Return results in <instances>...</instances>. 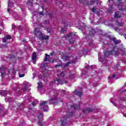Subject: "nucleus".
<instances>
[{
	"label": "nucleus",
	"mask_w": 126,
	"mask_h": 126,
	"mask_svg": "<svg viewBox=\"0 0 126 126\" xmlns=\"http://www.w3.org/2000/svg\"><path fill=\"white\" fill-rule=\"evenodd\" d=\"M96 8H93L92 11H93V12H96Z\"/></svg>",
	"instance_id": "36"
},
{
	"label": "nucleus",
	"mask_w": 126,
	"mask_h": 126,
	"mask_svg": "<svg viewBox=\"0 0 126 126\" xmlns=\"http://www.w3.org/2000/svg\"><path fill=\"white\" fill-rule=\"evenodd\" d=\"M113 41H114L115 44H119V43H121V40H118L117 39V38H114L113 39Z\"/></svg>",
	"instance_id": "22"
},
{
	"label": "nucleus",
	"mask_w": 126,
	"mask_h": 126,
	"mask_svg": "<svg viewBox=\"0 0 126 126\" xmlns=\"http://www.w3.org/2000/svg\"><path fill=\"white\" fill-rule=\"evenodd\" d=\"M79 108V106L76 104H73L71 105L70 110L71 111H76L77 109Z\"/></svg>",
	"instance_id": "10"
},
{
	"label": "nucleus",
	"mask_w": 126,
	"mask_h": 126,
	"mask_svg": "<svg viewBox=\"0 0 126 126\" xmlns=\"http://www.w3.org/2000/svg\"><path fill=\"white\" fill-rule=\"evenodd\" d=\"M125 38H126V36H125Z\"/></svg>",
	"instance_id": "53"
},
{
	"label": "nucleus",
	"mask_w": 126,
	"mask_h": 126,
	"mask_svg": "<svg viewBox=\"0 0 126 126\" xmlns=\"http://www.w3.org/2000/svg\"><path fill=\"white\" fill-rule=\"evenodd\" d=\"M98 61L99 62H101V63H104V61H103V58H102V57L101 56V53H98Z\"/></svg>",
	"instance_id": "18"
},
{
	"label": "nucleus",
	"mask_w": 126,
	"mask_h": 126,
	"mask_svg": "<svg viewBox=\"0 0 126 126\" xmlns=\"http://www.w3.org/2000/svg\"><path fill=\"white\" fill-rule=\"evenodd\" d=\"M47 101H44L40 104V109H41V110H43L44 112H48L49 107L47 105Z\"/></svg>",
	"instance_id": "4"
},
{
	"label": "nucleus",
	"mask_w": 126,
	"mask_h": 126,
	"mask_svg": "<svg viewBox=\"0 0 126 126\" xmlns=\"http://www.w3.org/2000/svg\"><path fill=\"white\" fill-rule=\"evenodd\" d=\"M110 3H112V8H117L121 11H126V7L124 6L123 0H109Z\"/></svg>",
	"instance_id": "1"
},
{
	"label": "nucleus",
	"mask_w": 126,
	"mask_h": 126,
	"mask_svg": "<svg viewBox=\"0 0 126 126\" xmlns=\"http://www.w3.org/2000/svg\"><path fill=\"white\" fill-rule=\"evenodd\" d=\"M56 100H57V97H56L54 98H52V99H50V103H52L53 104H55V101H56Z\"/></svg>",
	"instance_id": "24"
},
{
	"label": "nucleus",
	"mask_w": 126,
	"mask_h": 126,
	"mask_svg": "<svg viewBox=\"0 0 126 126\" xmlns=\"http://www.w3.org/2000/svg\"><path fill=\"white\" fill-rule=\"evenodd\" d=\"M36 58H37V55L36 54V52H33L32 60L34 61V60H36Z\"/></svg>",
	"instance_id": "20"
},
{
	"label": "nucleus",
	"mask_w": 126,
	"mask_h": 126,
	"mask_svg": "<svg viewBox=\"0 0 126 126\" xmlns=\"http://www.w3.org/2000/svg\"><path fill=\"white\" fill-rule=\"evenodd\" d=\"M36 104H38V102H33L32 103V105L33 106V107H34L35 106H36Z\"/></svg>",
	"instance_id": "31"
},
{
	"label": "nucleus",
	"mask_w": 126,
	"mask_h": 126,
	"mask_svg": "<svg viewBox=\"0 0 126 126\" xmlns=\"http://www.w3.org/2000/svg\"><path fill=\"white\" fill-rule=\"evenodd\" d=\"M70 63H71V62H68L67 63H64L63 65V68H66L67 67H68V66H69V64H70Z\"/></svg>",
	"instance_id": "17"
},
{
	"label": "nucleus",
	"mask_w": 126,
	"mask_h": 126,
	"mask_svg": "<svg viewBox=\"0 0 126 126\" xmlns=\"http://www.w3.org/2000/svg\"><path fill=\"white\" fill-rule=\"evenodd\" d=\"M44 24H49V20H46L44 21Z\"/></svg>",
	"instance_id": "37"
},
{
	"label": "nucleus",
	"mask_w": 126,
	"mask_h": 126,
	"mask_svg": "<svg viewBox=\"0 0 126 126\" xmlns=\"http://www.w3.org/2000/svg\"><path fill=\"white\" fill-rule=\"evenodd\" d=\"M7 11H9V9H7Z\"/></svg>",
	"instance_id": "47"
},
{
	"label": "nucleus",
	"mask_w": 126,
	"mask_h": 126,
	"mask_svg": "<svg viewBox=\"0 0 126 126\" xmlns=\"http://www.w3.org/2000/svg\"><path fill=\"white\" fill-rule=\"evenodd\" d=\"M93 32H95V31L94 30H93Z\"/></svg>",
	"instance_id": "48"
},
{
	"label": "nucleus",
	"mask_w": 126,
	"mask_h": 126,
	"mask_svg": "<svg viewBox=\"0 0 126 126\" xmlns=\"http://www.w3.org/2000/svg\"><path fill=\"white\" fill-rule=\"evenodd\" d=\"M118 26H123V23H118Z\"/></svg>",
	"instance_id": "38"
},
{
	"label": "nucleus",
	"mask_w": 126,
	"mask_h": 126,
	"mask_svg": "<svg viewBox=\"0 0 126 126\" xmlns=\"http://www.w3.org/2000/svg\"><path fill=\"white\" fill-rule=\"evenodd\" d=\"M64 32H65V29H64V28H62L61 30L62 33H64Z\"/></svg>",
	"instance_id": "32"
},
{
	"label": "nucleus",
	"mask_w": 126,
	"mask_h": 126,
	"mask_svg": "<svg viewBox=\"0 0 126 126\" xmlns=\"http://www.w3.org/2000/svg\"><path fill=\"white\" fill-rule=\"evenodd\" d=\"M69 58L70 57L69 56H65L63 57V60L64 61H65V62H66V61H68V60H69Z\"/></svg>",
	"instance_id": "23"
},
{
	"label": "nucleus",
	"mask_w": 126,
	"mask_h": 126,
	"mask_svg": "<svg viewBox=\"0 0 126 126\" xmlns=\"http://www.w3.org/2000/svg\"><path fill=\"white\" fill-rule=\"evenodd\" d=\"M37 117L38 118V119L39 120V122H38V125L40 126H42V120L43 119V114L42 113H39L38 114V115H37Z\"/></svg>",
	"instance_id": "9"
},
{
	"label": "nucleus",
	"mask_w": 126,
	"mask_h": 126,
	"mask_svg": "<svg viewBox=\"0 0 126 126\" xmlns=\"http://www.w3.org/2000/svg\"><path fill=\"white\" fill-rule=\"evenodd\" d=\"M34 33L36 36H41L42 39H45V40H48L49 39V36L45 35L41 32H38V28L35 29Z\"/></svg>",
	"instance_id": "3"
},
{
	"label": "nucleus",
	"mask_w": 126,
	"mask_h": 126,
	"mask_svg": "<svg viewBox=\"0 0 126 126\" xmlns=\"http://www.w3.org/2000/svg\"><path fill=\"white\" fill-rule=\"evenodd\" d=\"M112 77L113 78H115V77H116V75H113Z\"/></svg>",
	"instance_id": "43"
},
{
	"label": "nucleus",
	"mask_w": 126,
	"mask_h": 126,
	"mask_svg": "<svg viewBox=\"0 0 126 126\" xmlns=\"http://www.w3.org/2000/svg\"><path fill=\"white\" fill-rule=\"evenodd\" d=\"M58 74L57 75L58 77H60V76H62L63 75V73H60V70L57 71Z\"/></svg>",
	"instance_id": "26"
},
{
	"label": "nucleus",
	"mask_w": 126,
	"mask_h": 126,
	"mask_svg": "<svg viewBox=\"0 0 126 126\" xmlns=\"http://www.w3.org/2000/svg\"><path fill=\"white\" fill-rule=\"evenodd\" d=\"M14 28H15V26L14 25H12V29H14Z\"/></svg>",
	"instance_id": "42"
},
{
	"label": "nucleus",
	"mask_w": 126,
	"mask_h": 126,
	"mask_svg": "<svg viewBox=\"0 0 126 126\" xmlns=\"http://www.w3.org/2000/svg\"><path fill=\"white\" fill-rule=\"evenodd\" d=\"M53 55H54V54L53 53H51L50 54V56H53Z\"/></svg>",
	"instance_id": "44"
},
{
	"label": "nucleus",
	"mask_w": 126,
	"mask_h": 126,
	"mask_svg": "<svg viewBox=\"0 0 126 126\" xmlns=\"http://www.w3.org/2000/svg\"><path fill=\"white\" fill-rule=\"evenodd\" d=\"M5 37L7 38V40H10V39H11V36L9 35H6Z\"/></svg>",
	"instance_id": "27"
},
{
	"label": "nucleus",
	"mask_w": 126,
	"mask_h": 126,
	"mask_svg": "<svg viewBox=\"0 0 126 126\" xmlns=\"http://www.w3.org/2000/svg\"><path fill=\"white\" fill-rule=\"evenodd\" d=\"M60 91H61L62 94H64V93H65V91H64V90H61Z\"/></svg>",
	"instance_id": "35"
},
{
	"label": "nucleus",
	"mask_w": 126,
	"mask_h": 126,
	"mask_svg": "<svg viewBox=\"0 0 126 126\" xmlns=\"http://www.w3.org/2000/svg\"><path fill=\"white\" fill-rule=\"evenodd\" d=\"M97 15H99V13H97Z\"/></svg>",
	"instance_id": "49"
},
{
	"label": "nucleus",
	"mask_w": 126,
	"mask_h": 126,
	"mask_svg": "<svg viewBox=\"0 0 126 126\" xmlns=\"http://www.w3.org/2000/svg\"><path fill=\"white\" fill-rule=\"evenodd\" d=\"M121 100L122 101H126V98L125 97H121Z\"/></svg>",
	"instance_id": "40"
},
{
	"label": "nucleus",
	"mask_w": 126,
	"mask_h": 126,
	"mask_svg": "<svg viewBox=\"0 0 126 126\" xmlns=\"http://www.w3.org/2000/svg\"><path fill=\"white\" fill-rule=\"evenodd\" d=\"M125 117L126 118V115H125Z\"/></svg>",
	"instance_id": "51"
},
{
	"label": "nucleus",
	"mask_w": 126,
	"mask_h": 126,
	"mask_svg": "<svg viewBox=\"0 0 126 126\" xmlns=\"http://www.w3.org/2000/svg\"><path fill=\"white\" fill-rule=\"evenodd\" d=\"M119 52H120V50L116 48L114 49V50H112L111 51H106L103 60H105V58H107V57H108V56H110V55H119Z\"/></svg>",
	"instance_id": "2"
},
{
	"label": "nucleus",
	"mask_w": 126,
	"mask_h": 126,
	"mask_svg": "<svg viewBox=\"0 0 126 126\" xmlns=\"http://www.w3.org/2000/svg\"><path fill=\"white\" fill-rule=\"evenodd\" d=\"M31 1H33V0H31Z\"/></svg>",
	"instance_id": "50"
},
{
	"label": "nucleus",
	"mask_w": 126,
	"mask_h": 126,
	"mask_svg": "<svg viewBox=\"0 0 126 126\" xmlns=\"http://www.w3.org/2000/svg\"><path fill=\"white\" fill-rule=\"evenodd\" d=\"M122 17V14L120 13V12H116L114 14V18H116V19H118V18H121Z\"/></svg>",
	"instance_id": "11"
},
{
	"label": "nucleus",
	"mask_w": 126,
	"mask_h": 126,
	"mask_svg": "<svg viewBox=\"0 0 126 126\" xmlns=\"http://www.w3.org/2000/svg\"><path fill=\"white\" fill-rule=\"evenodd\" d=\"M99 0H92L91 2H89L88 1L86 0H79V2L81 3L82 2H84V3H85L86 4H87V5H93L95 2H97Z\"/></svg>",
	"instance_id": "6"
},
{
	"label": "nucleus",
	"mask_w": 126,
	"mask_h": 126,
	"mask_svg": "<svg viewBox=\"0 0 126 126\" xmlns=\"http://www.w3.org/2000/svg\"><path fill=\"white\" fill-rule=\"evenodd\" d=\"M67 115H68L69 117H67V118H70V117H73V112H68Z\"/></svg>",
	"instance_id": "25"
},
{
	"label": "nucleus",
	"mask_w": 126,
	"mask_h": 126,
	"mask_svg": "<svg viewBox=\"0 0 126 126\" xmlns=\"http://www.w3.org/2000/svg\"><path fill=\"white\" fill-rule=\"evenodd\" d=\"M74 93L75 95H78L80 97H81V96H82V91L77 92L76 91H75Z\"/></svg>",
	"instance_id": "14"
},
{
	"label": "nucleus",
	"mask_w": 126,
	"mask_h": 126,
	"mask_svg": "<svg viewBox=\"0 0 126 126\" xmlns=\"http://www.w3.org/2000/svg\"><path fill=\"white\" fill-rule=\"evenodd\" d=\"M68 50H69V48H68Z\"/></svg>",
	"instance_id": "54"
},
{
	"label": "nucleus",
	"mask_w": 126,
	"mask_h": 126,
	"mask_svg": "<svg viewBox=\"0 0 126 126\" xmlns=\"http://www.w3.org/2000/svg\"><path fill=\"white\" fill-rule=\"evenodd\" d=\"M8 71V72L9 73V71H10V70H8L6 69V67H5V66H2V67H0V72L1 73V77H4V75H5V73H4L3 72V71Z\"/></svg>",
	"instance_id": "8"
},
{
	"label": "nucleus",
	"mask_w": 126,
	"mask_h": 126,
	"mask_svg": "<svg viewBox=\"0 0 126 126\" xmlns=\"http://www.w3.org/2000/svg\"><path fill=\"white\" fill-rule=\"evenodd\" d=\"M7 94V93L6 91H3L1 92H0V95H1L2 96H6Z\"/></svg>",
	"instance_id": "21"
},
{
	"label": "nucleus",
	"mask_w": 126,
	"mask_h": 126,
	"mask_svg": "<svg viewBox=\"0 0 126 126\" xmlns=\"http://www.w3.org/2000/svg\"><path fill=\"white\" fill-rule=\"evenodd\" d=\"M108 78H109V79H110V78H111V77L109 76Z\"/></svg>",
	"instance_id": "46"
},
{
	"label": "nucleus",
	"mask_w": 126,
	"mask_h": 126,
	"mask_svg": "<svg viewBox=\"0 0 126 126\" xmlns=\"http://www.w3.org/2000/svg\"><path fill=\"white\" fill-rule=\"evenodd\" d=\"M23 91H27V87H26V86L24 87V88H23Z\"/></svg>",
	"instance_id": "34"
},
{
	"label": "nucleus",
	"mask_w": 126,
	"mask_h": 126,
	"mask_svg": "<svg viewBox=\"0 0 126 126\" xmlns=\"http://www.w3.org/2000/svg\"><path fill=\"white\" fill-rule=\"evenodd\" d=\"M55 62H56V61H55V60H53V61L52 62V63H55Z\"/></svg>",
	"instance_id": "45"
},
{
	"label": "nucleus",
	"mask_w": 126,
	"mask_h": 126,
	"mask_svg": "<svg viewBox=\"0 0 126 126\" xmlns=\"http://www.w3.org/2000/svg\"><path fill=\"white\" fill-rule=\"evenodd\" d=\"M46 30L48 33H51V31H52V30L50 28H47Z\"/></svg>",
	"instance_id": "28"
},
{
	"label": "nucleus",
	"mask_w": 126,
	"mask_h": 126,
	"mask_svg": "<svg viewBox=\"0 0 126 126\" xmlns=\"http://www.w3.org/2000/svg\"><path fill=\"white\" fill-rule=\"evenodd\" d=\"M62 65H63V64L62 63L60 64H57L55 65V68H58V66H62Z\"/></svg>",
	"instance_id": "30"
},
{
	"label": "nucleus",
	"mask_w": 126,
	"mask_h": 126,
	"mask_svg": "<svg viewBox=\"0 0 126 126\" xmlns=\"http://www.w3.org/2000/svg\"><path fill=\"white\" fill-rule=\"evenodd\" d=\"M74 37H75V33H70L69 34L67 35L66 38H69L70 44H73V43H74Z\"/></svg>",
	"instance_id": "5"
},
{
	"label": "nucleus",
	"mask_w": 126,
	"mask_h": 126,
	"mask_svg": "<svg viewBox=\"0 0 126 126\" xmlns=\"http://www.w3.org/2000/svg\"><path fill=\"white\" fill-rule=\"evenodd\" d=\"M90 112H92V109L91 108H85L83 110V112L85 114H87V113H89Z\"/></svg>",
	"instance_id": "12"
},
{
	"label": "nucleus",
	"mask_w": 126,
	"mask_h": 126,
	"mask_svg": "<svg viewBox=\"0 0 126 126\" xmlns=\"http://www.w3.org/2000/svg\"><path fill=\"white\" fill-rule=\"evenodd\" d=\"M8 6H9V4H8Z\"/></svg>",
	"instance_id": "52"
},
{
	"label": "nucleus",
	"mask_w": 126,
	"mask_h": 126,
	"mask_svg": "<svg viewBox=\"0 0 126 126\" xmlns=\"http://www.w3.org/2000/svg\"><path fill=\"white\" fill-rule=\"evenodd\" d=\"M63 83H67V81H63L60 79L54 80L52 81V84H61V85L63 84Z\"/></svg>",
	"instance_id": "7"
},
{
	"label": "nucleus",
	"mask_w": 126,
	"mask_h": 126,
	"mask_svg": "<svg viewBox=\"0 0 126 126\" xmlns=\"http://www.w3.org/2000/svg\"><path fill=\"white\" fill-rule=\"evenodd\" d=\"M61 122L62 126H64L66 124V119L63 118L61 119Z\"/></svg>",
	"instance_id": "16"
},
{
	"label": "nucleus",
	"mask_w": 126,
	"mask_h": 126,
	"mask_svg": "<svg viewBox=\"0 0 126 126\" xmlns=\"http://www.w3.org/2000/svg\"><path fill=\"white\" fill-rule=\"evenodd\" d=\"M38 88H43V83L41 81H39L37 83Z\"/></svg>",
	"instance_id": "19"
},
{
	"label": "nucleus",
	"mask_w": 126,
	"mask_h": 126,
	"mask_svg": "<svg viewBox=\"0 0 126 126\" xmlns=\"http://www.w3.org/2000/svg\"><path fill=\"white\" fill-rule=\"evenodd\" d=\"M6 40H7V39L6 37H5L3 39V41H2L3 43H6Z\"/></svg>",
	"instance_id": "33"
},
{
	"label": "nucleus",
	"mask_w": 126,
	"mask_h": 126,
	"mask_svg": "<svg viewBox=\"0 0 126 126\" xmlns=\"http://www.w3.org/2000/svg\"><path fill=\"white\" fill-rule=\"evenodd\" d=\"M45 62H51V60H50V55L48 54H45V58H44Z\"/></svg>",
	"instance_id": "13"
},
{
	"label": "nucleus",
	"mask_w": 126,
	"mask_h": 126,
	"mask_svg": "<svg viewBox=\"0 0 126 126\" xmlns=\"http://www.w3.org/2000/svg\"><path fill=\"white\" fill-rule=\"evenodd\" d=\"M60 8H63V3H60L59 5Z\"/></svg>",
	"instance_id": "29"
},
{
	"label": "nucleus",
	"mask_w": 126,
	"mask_h": 126,
	"mask_svg": "<svg viewBox=\"0 0 126 126\" xmlns=\"http://www.w3.org/2000/svg\"><path fill=\"white\" fill-rule=\"evenodd\" d=\"M25 76V74H20L19 75V77H23L24 76Z\"/></svg>",
	"instance_id": "39"
},
{
	"label": "nucleus",
	"mask_w": 126,
	"mask_h": 126,
	"mask_svg": "<svg viewBox=\"0 0 126 126\" xmlns=\"http://www.w3.org/2000/svg\"><path fill=\"white\" fill-rule=\"evenodd\" d=\"M76 63V58L75 59L74 61L72 62V63Z\"/></svg>",
	"instance_id": "41"
},
{
	"label": "nucleus",
	"mask_w": 126,
	"mask_h": 126,
	"mask_svg": "<svg viewBox=\"0 0 126 126\" xmlns=\"http://www.w3.org/2000/svg\"><path fill=\"white\" fill-rule=\"evenodd\" d=\"M42 10V11H40V12H39L38 13L40 14V15H42V16H44V12L43 11V10H44V8H43V7H40V8H39V11H40V10Z\"/></svg>",
	"instance_id": "15"
}]
</instances>
